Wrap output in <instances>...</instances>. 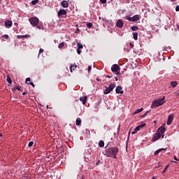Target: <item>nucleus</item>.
<instances>
[{"mask_svg": "<svg viewBox=\"0 0 179 179\" xmlns=\"http://www.w3.org/2000/svg\"><path fill=\"white\" fill-rule=\"evenodd\" d=\"M120 152V149L117 147H110L105 151V156L106 157H113L117 159V153Z\"/></svg>", "mask_w": 179, "mask_h": 179, "instance_id": "1", "label": "nucleus"}, {"mask_svg": "<svg viewBox=\"0 0 179 179\" xmlns=\"http://www.w3.org/2000/svg\"><path fill=\"white\" fill-rule=\"evenodd\" d=\"M29 22L34 27H36V26L37 29H38L39 30H44V27L43 26V24H38L40 23V20H38L37 17H31L29 18Z\"/></svg>", "mask_w": 179, "mask_h": 179, "instance_id": "2", "label": "nucleus"}, {"mask_svg": "<svg viewBox=\"0 0 179 179\" xmlns=\"http://www.w3.org/2000/svg\"><path fill=\"white\" fill-rule=\"evenodd\" d=\"M164 132H166V129L164 128V127H160L157 129V132L156 134H154L152 142H156V141H159V139L162 138V136L163 135V134H164Z\"/></svg>", "mask_w": 179, "mask_h": 179, "instance_id": "3", "label": "nucleus"}, {"mask_svg": "<svg viewBox=\"0 0 179 179\" xmlns=\"http://www.w3.org/2000/svg\"><path fill=\"white\" fill-rule=\"evenodd\" d=\"M166 96H163L162 99H156L153 101V103L151 105V108H156V107H159V106H163L166 101Z\"/></svg>", "mask_w": 179, "mask_h": 179, "instance_id": "4", "label": "nucleus"}, {"mask_svg": "<svg viewBox=\"0 0 179 179\" xmlns=\"http://www.w3.org/2000/svg\"><path fill=\"white\" fill-rule=\"evenodd\" d=\"M115 84L111 83L108 87H106V90H103V94H108V93H111L113 90H114V87H115Z\"/></svg>", "mask_w": 179, "mask_h": 179, "instance_id": "5", "label": "nucleus"}, {"mask_svg": "<svg viewBox=\"0 0 179 179\" xmlns=\"http://www.w3.org/2000/svg\"><path fill=\"white\" fill-rule=\"evenodd\" d=\"M116 26L120 29H122V27H124V21H122V20H118L116 23Z\"/></svg>", "mask_w": 179, "mask_h": 179, "instance_id": "6", "label": "nucleus"}, {"mask_svg": "<svg viewBox=\"0 0 179 179\" xmlns=\"http://www.w3.org/2000/svg\"><path fill=\"white\" fill-rule=\"evenodd\" d=\"M112 72H118L120 71V66L118 64H113L111 67Z\"/></svg>", "mask_w": 179, "mask_h": 179, "instance_id": "7", "label": "nucleus"}, {"mask_svg": "<svg viewBox=\"0 0 179 179\" xmlns=\"http://www.w3.org/2000/svg\"><path fill=\"white\" fill-rule=\"evenodd\" d=\"M115 92L117 94H124V91H122V87L121 86H117L115 89Z\"/></svg>", "mask_w": 179, "mask_h": 179, "instance_id": "8", "label": "nucleus"}, {"mask_svg": "<svg viewBox=\"0 0 179 179\" xmlns=\"http://www.w3.org/2000/svg\"><path fill=\"white\" fill-rule=\"evenodd\" d=\"M173 120H174V117L173 115H169L168 117V120H167V125H171V122H173Z\"/></svg>", "mask_w": 179, "mask_h": 179, "instance_id": "9", "label": "nucleus"}, {"mask_svg": "<svg viewBox=\"0 0 179 179\" xmlns=\"http://www.w3.org/2000/svg\"><path fill=\"white\" fill-rule=\"evenodd\" d=\"M62 15H66V10L64 9H60L59 11L57 13V15L62 16Z\"/></svg>", "mask_w": 179, "mask_h": 179, "instance_id": "10", "label": "nucleus"}, {"mask_svg": "<svg viewBox=\"0 0 179 179\" xmlns=\"http://www.w3.org/2000/svg\"><path fill=\"white\" fill-rule=\"evenodd\" d=\"M87 100V96L80 97V101H82L83 104H86Z\"/></svg>", "mask_w": 179, "mask_h": 179, "instance_id": "11", "label": "nucleus"}, {"mask_svg": "<svg viewBox=\"0 0 179 179\" xmlns=\"http://www.w3.org/2000/svg\"><path fill=\"white\" fill-rule=\"evenodd\" d=\"M62 6H63V8H68V6H69V3H68L66 1L64 0L62 2Z\"/></svg>", "mask_w": 179, "mask_h": 179, "instance_id": "12", "label": "nucleus"}, {"mask_svg": "<svg viewBox=\"0 0 179 179\" xmlns=\"http://www.w3.org/2000/svg\"><path fill=\"white\" fill-rule=\"evenodd\" d=\"M5 26H6V27H12V21H10V20H7V21L5 22Z\"/></svg>", "mask_w": 179, "mask_h": 179, "instance_id": "13", "label": "nucleus"}, {"mask_svg": "<svg viewBox=\"0 0 179 179\" xmlns=\"http://www.w3.org/2000/svg\"><path fill=\"white\" fill-rule=\"evenodd\" d=\"M141 19V15H136L133 17V22H138Z\"/></svg>", "mask_w": 179, "mask_h": 179, "instance_id": "14", "label": "nucleus"}, {"mask_svg": "<svg viewBox=\"0 0 179 179\" xmlns=\"http://www.w3.org/2000/svg\"><path fill=\"white\" fill-rule=\"evenodd\" d=\"M25 82L26 83H27V85H31V86H33V87H34V83H33V82H30V78H26Z\"/></svg>", "mask_w": 179, "mask_h": 179, "instance_id": "15", "label": "nucleus"}, {"mask_svg": "<svg viewBox=\"0 0 179 179\" xmlns=\"http://www.w3.org/2000/svg\"><path fill=\"white\" fill-rule=\"evenodd\" d=\"M76 64H71L70 66V72H73V71H75V69H76Z\"/></svg>", "mask_w": 179, "mask_h": 179, "instance_id": "16", "label": "nucleus"}, {"mask_svg": "<svg viewBox=\"0 0 179 179\" xmlns=\"http://www.w3.org/2000/svg\"><path fill=\"white\" fill-rule=\"evenodd\" d=\"M141 130V127L139 126H137L134 131L131 132L132 135H135V134H136V132H138V131Z\"/></svg>", "mask_w": 179, "mask_h": 179, "instance_id": "17", "label": "nucleus"}, {"mask_svg": "<svg viewBox=\"0 0 179 179\" xmlns=\"http://www.w3.org/2000/svg\"><path fill=\"white\" fill-rule=\"evenodd\" d=\"M81 124H82V120L80 119V117H78L76 119V125L79 127V125H80Z\"/></svg>", "mask_w": 179, "mask_h": 179, "instance_id": "18", "label": "nucleus"}, {"mask_svg": "<svg viewBox=\"0 0 179 179\" xmlns=\"http://www.w3.org/2000/svg\"><path fill=\"white\" fill-rule=\"evenodd\" d=\"M177 85H178V83L177 81L171 82V85L172 86V87H176Z\"/></svg>", "mask_w": 179, "mask_h": 179, "instance_id": "19", "label": "nucleus"}, {"mask_svg": "<svg viewBox=\"0 0 179 179\" xmlns=\"http://www.w3.org/2000/svg\"><path fill=\"white\" fill-rule=\"evenodd\" d=\"M169 167H170V164H167L164 169L162 171V174H164V173H166L167 171V170H169Z\"/></svg>", "mask_w": 179, "mask_h": 179, "instance_id": "20", "label": "nucleus"}, {"mask_svg": "<svg viewBox=\"0 0 179 179\" xmlns=\"http://www.w3.org/2000/svg\"><path fill=\"white\" fill-rule=\"evenodd\" d=\"M99 148H104V141H100L99 143Z\"/></svg>", "mask_w": 179, "mask_h": 179, "instance_id": "21", "label": "nucleus"}, {"mask_svg": "<svg viewBox=\"0 0 179 179\" xmlns=\"http://www.w3.org/2000/svg\"><path fill=\"white\" fill-rule=\"evenodd\" d=\"M143 110V108H141L140 109L136 110L134 114H139V113H142V110Z\"/></svg>", "mask_w": 179, "mask_h": 179, "instance_id": "22", "label": "nucleus"}, {"mask_svg": "<svg viewBox=\"0 0 179 179\" xmlns=\"http://www.w3.org/2000/svg\"><path fill=\"white\" fill-rule=\"evenodd\" d=\"M86 26L88 29H92L93 27V24H92V22H88L86 24Z\"/></svg>", "mask_w": 179, "mask_h": 179, "instance_id": "23", "label": "nucleus"}, {"mask_svg": "<svg viewBox=\"0 0 179 179\" xmlns=\"http://www.w3.org/2000/svg\"><path fill=\"white\" fill-rule=\"evenodd\" d=\"M133 37L134 40H138V32H134Z\"/></svg>", "mask_w": 179, "mask_h": 179, "instance_id": "24", "label": "nucleus"}, {"mask_svg": "<svg viewBox=\"0 0 179 179\" xmlns=\"http://www.w3.org/2000/svg\"><path fill=\"white\" fill-rule=\"evenodd\" d=\"M77 47L78 50H82V48H83V45H82L80 43H78Z\"/></svg>", "mask_w": 179, "mask_h": 179, "instance_id": "25", "label": "nucleus"}, {"mask_svg": "<svg viewBox=\"0 0 179 179\" xmlns=\"http://www.w3.org/2000/svg\"><path fill=\"white\" fill-rule=\"evenodd\" d=\"M131 30L133 31H136V30H139V28L137 26H133L131 27Z\"/></svg>", "mask_w": 179, "mask_h": 179, "instance_id": "26", "label": "nucleus"}, {"mask_svg": "<svg viewBox=\"0 0 179 179\" xmlns=\"http://www.w3.org/2000/svg\"><path fill=\"white\" fill-rule=\"evenodd\" d=\"M127 20H129V22H133V17L127 16L126 17Z\"/></svg>", "mask_w": 179, "mask_h": 179, "instance_id": "27", "label": "nucleus"}, {"mask_svg": "<svg viewBox=\"0 0 179 179\" xmlns=\"http://www.w3.org/2000/svg\"><path fill=\"white\" fill-rule=\"evenodd\" d=\"M149 113H150V110H148L145 113H144L141 117L142 118H145V117H146V115H148V114H149Z\"/></svg>", "mask_w": 179, "mask_h": 179, "instance_id": "28", "label": "nucleus"}, {"mask_svg": "<svg viewBox=\"0 0 179 179\" xmlns=\"http://www.w3.org/2000/svg\"><path fill=\"white\" fill-rule=\"evenodd\" d=\"M31 3L32 5H37V3H38V0H33Z\"/></svg>", "mask_w": 179, "mask_h": 179, "instance_id": "29", "label": "nucleus"}, {"mask_svg": "<svg viewBox=\"0 0 179 179\" xmlns=\"http://www.w3.org/2000/svg\"><path fill=\"white\" fill-rule=\"evenodd\" d=\"M65 45V43L64 42L59 44L58 47L59 48H62Z\"/></svg>", "mask_w": 179, "mask_h": 179, "instance_id": "30", "label": "nucleus"}, {"mask_svg": "<svg viewBox=\"0 0 179 179\" xmlns=\"http://www.w3.org/2000/svg\"><path fill=\"white\" fill-rule=\"evenodd\" d=\"M161 150H156L155 152V156H157L158 155H159V153H160V151Z\"/></svg>", "mask_w": 179, "mask_h": 179, "instance_id": "31", "label": "nucleus"}, {"mask_svg": "<svg viewBox=\"0 0 179 179\" xmlns=\"http://www.w3.org/2000/svg\"><path fill=\"white\" fill-rule=\"evenodd\" d=\"M7 82H8L9 83H12V79H10L9 76L7 77Z\"/></svg>", "mask_w": 179, "mask_h": 179, "instance_id": "32", "label": "nucleus"}, {"mask_svg": "<svg viewBox=\"0 0 179 179\" xmlns=\"http://www.w3.org/2000/svg\"><path fill=\"white\" fill-rule=\"evenodd\" d=\"M15 89H17V90H18L19 92H20V90H22V87H20V86L17 85V86L15 87Z\"/></svg>", "mask_w": 179, "mask_h": 179, "instance_id": "33", "label": "nucleus"}, {"mask_svg": "<svg viewBox=\"0 0 179 179\" xmlns=\"http://www.w3.org/2000/svg\"><path fill=\"white\" fill-rule=\"evenodd\" d=\"M34 144V143L33 141L29 142L28 144L29 148H31V145Z\"/></svg>", "mask_w": 179, "mask_h": 179, "instance_id": "34", "label": "nucleus"}, {"mask_svg": "<svg viewBox=\"0 0 179 179\" xmlns=\"http://www.w3.org/2000/svg\"><path fill=\"white\" fill-rule=\"evenodd\" d=\"M3 38L8 39V38H9V35H8V34H4V35L3 36Z\"/></svg>", "mask_w": 179, "mask_h": 179, "instance_id": "35", "label": "nucleus"}, {"mask_svg": "<svg viewBox=\"0 0 179 179\" xmlns=\"http://www.w3.org/2000/svg\"><path fill=\"white\" fill-rule=\"evenodd\" d=\"M101 3H107V0H99Z\"/></svg>", "mask_w": 179, "mask_h": 179, "instance_id": "36", "label": "nucleus"}, {"mask_svg": "<svg viewBox=\"0 0 179 179\" xmlns=\"http://www.w3.org/2000/svg\"><path fill=\"white\" fill-rule=\"evenodd\" d=\"M17 38H24V36L23 35H18Z\"/></svg>", "mask_w": 179, "mask_h": 179, "instance_id": "37", "label": "nucleus"}, {"mask_svg": "<svg viewBox=\"0 0 179 179\" xmlns=\"http://www.w3.org/2000/svg\"><path fill=\"white\" fill-rule=\"evenodd\" d=\"M81 52H82V50L80 49L77 48V54L80 55Z\"/></svg>", "mask_w": 179, "mask_h": 179, "instance_id": "38", "label": "nucleus"}, {"mask_svg": "<svg viewBox=\"0 0 179 179\" xmlns=\"http://www.w3.org/2000/svg\"><path fill=\"white\" fill-rule=\"evenodd\" d=\"M41 52H44V49H43V48H41L40 50H39V55H40V54H41Z\"/></svg>", "mask_w": 179, "mask_h": 179, "instance_id": "39", "label": "nucleus"}, {"mask_svg": "<svg viewBox=\"0 0 179 179\" xmlns=\"http://www.w3.org/2000/svg\"><path fill=\"white\" fill-rule=\"evenodd\" d=\"M145 125H146V124H143L138 125V127H140V129H141V128H143L145 127Z\"/></svg>", "mask_w": 179, "mask_h": 179, "instance_id": "40", "label": "nucleus"}, {"mask_svg": "<svg viewBox=\"0 0 179 179\" xmlns=\"http://www.w3.org/2000/svg\"><path fill=\"white\" fill-rule=\"evenodd\" d=\"M176 12H179V6H177L176 7Z\"/></svg>", "mask_w": 179, "mask_h": 179, "instance_id": "41", "label": "nucleus"}, {"mask_svg": "<svg viewBox=\"0 0 179 179\" xmlns=\"http://www.w3.org/2000/svg\"><path fill=\"white\" fill-rule=\"evenodd\" d=\"M90 71H92V66H88V72L90 73Z\"/></svg>", "mask_w": 179, "mask_h": 179, "instance_id": "42", "label": "nucleus"}, {"mask_svg": "<svg viewBox=\"0 0 179 179\" xmlns=\"http://www.w3.org/2000/svg\"><path fill=\"white\" fill-rule=\"evenodd\" d=\"M173 159H174V160H176V162H178V161H179V159L177 158L176 156H174V157H173Z\"/></svg>", "mask_w": 179, "mask_h": 179, "instance_id": "43", "label": "nucleus"}, {"mask_svg": "<svg viewBox=\"0 0 179 179\" xmlns=\"http://www.w3.org/2000/svg\"><path fill=\"white\" fill-rule=\"evenodd\" d=\"M159 150H160V152H162V150H167V148H160Z\"/></svg>", "mask_w": 179, "mask_h": 179, "instance_id": "44", "label": "nucleus"}, {"mask_svg": "<svg viewBox=\"0 0 179 179\" xmlns=\"http://www.w3.org/2000/svg\"><path fill=\"white\" fill-rule=\"evenodd\" d=\"M129 45H130V47H131V48H134V44H132V43H129Z\"/></svg>", "mask_w": 179, "mask_h": 179, "instance_id": "45", "label": "nucleus"}, {"mask_svg": "<svg viewBox=\"0 0 179 179\" xmlns=\"http://www.w3.org/2000/svg\"><path fill=\"white\" fill-rule=\"evenodd\" d=\"M96 80H97V82H101V80L99 79V78H96Z\"/></svg>", "mask_w": 179, "mask_h": 179, "instance_id": "46", "label": "nucleus"}, {"mask_svg": "<svg viewBox=\"0 0 179 179\" xmlns=\"http://www.w3.org/2000/svg\"><path fill=\"white\" fill-rule=\"evenodd\" d=\"M116 75H117V76H120V75H121L120 72H117Z\"/></svg>", "mask_w": 179, "mask_h": 179, "instance_id": "47", "label": "nucleus"}, {"mask_svg": "<svg viewBox=\"0 0 179 179\" xmlns=\"http://www.w3.org/2000/svg\"><path fill=\"white\" fill-rule=\"evenodd\" d=\"M106 78H113V76H112V75H110V76H107Z\"/></svg>", "mask_w": 179, "mask_h": 179, "instance_id": "48", "label": "nucleus"}, {"mask_svg": "<svg viewBox=\"0 0 179 179\" xmlns=\"http://www.w3.org/2000/svg\"><path fill=\"white\" fill-rule=\"evenodd\" d=\"M22 94L23 96H25V94H27V92H23Z\"/></svg>", "mask_w": 179, "mask_h": 179, "instance_id": "49", "label": "nucleus"}, {"mask_svg": "<svg viewBox=\"0 0 179 179\" xmlns=\"http://www.w3.org/2000/svg\"><path fill=\"white\" fill-rule=\"evenodd\" d=\"M161 138L163 139V138H164V134H163L162 136H161Z\"/></svg>", "mask_w": 179, "mask_h": 179, "instance_id": "50", "label": "nucleus"}, {"mask_svg": "<svg viewBox=\"0 0 179 179\" xmlns=\"http://www.w3.org/2000/svg\"><path fill=\"white\" fill-rule=\"evenodd\" d=\"M24 38H26V37H27V35H23Z\"/></svg>", "mask_w": 179, "mask_h": 179, "instance_id": "51", "label": "nucleus"}, {"mask_svg": "<svg viewBox=\"0 0 179 179\" xmlns=\"http://www.w3.org/2000/svg\"><path fill=\"white\" fill-rule=\"evenodd\" d=\"M118 80V78H115V81L117 82Z\"/></svg>", "mask_w": 179, "mask_h": 179, "instance_id": "52", "label": "nucleus"}, {"mask_svg": "<svg viewBox=\"0 0 179 179\" xmlns=\"http://www.w3.org/2000/svg\"><path fill=\"white\" fill-rule=\"evenodd\" d=\"M0 138H2V134H0Z\"/></svg>", "mask_w": 179, "mask_h": 179, "instance_id": "53", "label": "nucleus"}, {"mask_svg": "<svg viewBox=\"0 0 179 179\" xmlns=\"http://www.w3.org/2000/svg\"><path fill=\"white\" fill-rule=\"evenodd\" d=\"M172 163H177V162H175V161H172Z\"/></svg>", "mask_w": 179, "mask_h": 179, "instance_id": "54", "label": "nucleus"}, {"mask_svg": "<svg viewBox=\"0 0 179 179\" xmlns=\"http://www.w3.org/2000/svg\"><path fill=\"white\" fill-rule=\"evenodd\" d=\"M155 124H156V120L154 121Z\"/></svg>", "mask_w": 179, "mask_h": 179, "instance_id": "55", "label": "nucleus"}, {"mask_svg": "<svg viewBox=\"0 0 179 179\" xmlns=\"http://www.w3.org/2000/svg\"><path fill=\"white\" fill-rule=\"evenodd\" d=\"M77 31H79V29H77Z\"/></svg>", "mask_w": 179, "mask_h": 179, "instance_id": "56", "label": "nucleus"}, {"mask_svg": "<svg viewBox=\"0 0 179 179\" xmlns=\"http://www.w3.org/2000/svg\"><path fill=\"white\" fill-rule=\"evenodd\" d=\"M47 108H48V106H47Z\"/></svg>", "mask_w": 179, "mask_h": 179, "instance_id": "57", "label": "nucleus"}, {"mask_svg": "<svg viewBox=\"0 0 179 179\" xmlns=\"http://www.w3.org/2000/svg\"><path fill=\"white\" fill-rule=\"evenodd\" d=\"M82 179H84L83 178H82Z\"/></svg>", "mask_w": 179, "mask_h": 179, "instance_id": "58", "label": "nucleus"}]
</instances>
